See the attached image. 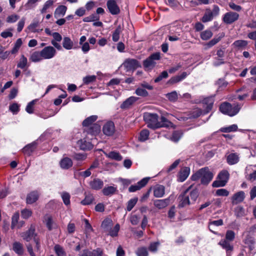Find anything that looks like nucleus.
Masks as SVG:
<instances>
[{"label": "nucleus", "mask_w": 256, "mask_h": 256, "mask_svg": "<svg viewBox=\"0 0 256 256\" xmlns=\"http://www.w3.org/2000/svg\"><path fill=\"white\" fill-rule=\"evenodd\" d=\"M239 18V14L234 12H228L224 14L222 20L226 24H231L237 20Z\"/></svg>", "instance_id": "obj_10"}, {"label": "nucleus", "mask_w": 256, "mask_h": 256, "mask_svg": "<svg viewBox=\"0 0 256 256\" xmlns=\"http://www.w3.org/2000/svg\"><path fill=\"white\" fill-rule=\"evenodd\" d=\"M246 178L251 182L256 180V168L255 165H249L246 168Z\"/></svg>", "instance_id": "obj_8"}, {"label": "nucleus", "mask_w": 256, "mask_h": 256, "mask_svg": "<svg viewBox=\"0 0 256 256\" xmlns=\"http://www.w3.org/2000/svg\"><path fill=\"white\" fill-rule=\"evenodd\" d=\"M103 132L108 136H112L115 130L114 124L112 122H106L102 128Z\"/></svg>", "instance_id": "obj_17"}, {"label": "nucleus", "mask_w": 256, "mask_h": 256, "mask_svg": "<svg viewBox=\"0 0 256 256\" xmlns=\"http://www.w3.org/2000/svg\"><path fill=\"white\" fill-rule=\"evenodd\" d=\"M214 174L208 167L202 168L191 176V180L193 181L200 180L201 184L208 185L212 180Z\"/></svg>", "instance_id": "obj_2"}, {"label": "nucleus", "mask_w": 256, "mask_h": 256, "mask_svg": "<svg viewBox=\"0 0 256 256\" xmlns=\"http://www.w3.org/2000/svg\"><path fill=\"white\" fill-rule=\"evenodd\" d=\"M20 214L18 212H15L12 218L11 228L14 229L16 226L19 220Z\"/></svg>", "instance_id": "obj_57"}, {"label": "nucleus", "mask_w": 256, "mask_h": 256, "mask_svg": "<svg viewBox=\"0 0 256 256\" xmlns=\"http://www.w3.org/2000/svg\"><path fill=\"white\" fill-rule=\"evenodd\" d=\"M170 198L162 200H156L154 201V204L158 209H162L166 207L170 203Z\"/></svg>", "instance_id": "obj_20"}, {"label": "nucleus", "mask_w": 256, "mask_h": 256, "mask_svg": "<svg viewBox=\"0 0 256 256\" xmlns=\"http://www.w3.org/2000/svg\"><path fill=\"white\" fill-rule=\"evenodd\" d=\"M190 173V168L188 167H184L179 172L178 180L180 182H184L189 176Z\"/></svg>", "instance_id": "obj_25"}, {"label": "nucleus", "mask_w": 256, "mask_h": 256, "mask_svg": "<svg viewBox=\"0 0 256 256\" xmlns=\"http://www.w3.org/2000/svg\"><path fill=\"white\" fill-rule=\"evenodd\" d=\"M204 104L206 105V112L204 114L208 112L212 108L214 102L213 96L206 98L204 100Z\"/></svg>", "instance_id": "obj_31"}, {"label": "nucleus", "mask_w": 256, "mask_h": 256, "mask_svg": "<svg viewBox=\"0 0 256 256\" xmlns=\"http://www.w3.org/2000/svg\"><path fill=\"white\" fill-rule=\"evenodd\" d=\"M247 44V42L244 40H238L235 41L233 44V45L235 47L238 48H244Z\"/></svg>", "instance_id": "obj_60"}, {"label": "nucleus", "mask_w": 256, "mask_h": 256, "mask_svg": "<svg viewBox=\"0 0 256 256\" xmlns=\"http://www.w3.org/2000/svg\"><path fill=\"white\" fill-rule=\"evenodd\" d=\"M230 178V174L228 170H224L218 174L216 180H214L212 186L214 188L222 187L226 186Z\"/></svg>", "instance_id": "obj_4"}, {"label": "nucleus", "mask_w": 256, "mask_h": 256, "mask_svg": "<svg viewBox=\"0 0 256 256\" xmlns=\"http://www.w3.org/2000/svg\"><path fill=\"white\" fill-rule=\"evenodd\" d=\"M30 60L34 62H37L44 60L42 54L41 50L40 52L36 51L32 52L30 56Z\"/></svg>", "instance_id": "obj_30"}, {"label": "nucleus", "mask_w": 256, "mask_h": 256, "mask_svg": "<svg viewBox=\"0 0 256 256\" xmlns=\"http://www.w3.org/2000/svg\"><path fill=\"white\" fill-rule=\"evenodd\" d=\"M144 119L148 127L153 129L158 128L159 121L157 114L146 112L144 114Z\"/></svg>", "instance_id": "obj_5"}, {"label": "nucleus", "mask_w": 256, "mask_h": 256, "mask_svg": "<svg viewBox=\"0 0 256 256\" xmlns=\"http://www.w3.org/2000/svg\"><path fill=\"white\" fill-rule=\"evenodd\" d=\"M62 46L66 50H70L73 48L74 42L69 37L65 36L63 38Z\"/></svg>", "instance_id": "obj_33"}, {"label": "nucleus", "mask_w": 256, "mask_h": 256, "mask_svg": "<svg viewBox=\"0 0 256 256\" xmlns=\"http://www.w3.org/2000/svg\"><path fill=\"white\" fill-rule=\"evenodd\" d=\"M73 164L72 160L68 158H63L60 162V168L64 170H68L70 168Z\"/></svg>", "instance_id": "obj_24"}, {"label": "nucleus", "mask_w": 256, "mask_h": 256, "mask_svg": "<svg viewBox=\"0 0 256 256\" xmlns=\"http://www.w3.org/2000/svg\"><path fill=\"white\" fill-rule=\"evenodd\" d=\"M40 193L38 190H33L27 194L26 203L31 204L36 202L39 198Z\"/></svg>", "instance_id": "obj_13"}, {"label": "nucleus", "mask_w": 256, "mask_h": 256, "mask_svg": "<svg viewBox=\"0 0 256 256\" xmlns=\"http://www.w3.org/2000/svg\"><path fill=\"white\" fill-rule=\"evenodd\" d=\"M244 243L248 245L250 251L252 250L254 248V242L252 238L248 236L244 240Z\"/></svg>", "instance_id": "obj_53"}, {"label": "nucleus", "mask_w": 256, "mask_h": 256, "mask_svg": "<svg viewBox=\"0 0 256 256\" xmlns=\"http://www.w3.org/2000/svg\"><path fill=\"white\" fill-rule=\"evenodd\" d=\"M32 214V211L28 208H24L21 211L22 217L24 219H28Z\"/></svg>", "instance_id": "obj_64"}, {"label": "nucleus", "mask_w": 256, "mask_h": 256, "mask_svg": "<svg viewBox=\"0 0 256 256\" xmlns=\"http://www.w3.org/2000/svg\"><path fill=\"white\" fill-rule=\"evenodd\" d=\"M137 256H148L147 248L145 247H141L138 248L136 252Z\"/></svg>", "instance_id": "obj_59"}, {"label": "nucleus", "mask_w": 256, "mask_h": 256, "mask_svg": "<svg viewBox=\"0 0 256 256\" xmlns=\"http://www.w3.org/2000/svg\"><path fill=\"white\" fill-rule=\"evenodd\" d=\"M38 145L37 141H34L29 144L26 145L22 149V152L28 156L32 154L33 152L35 150Z\"/></svg>", "instance_id": "obj_15"}, {"label": "nucleus", "mask_w": 256, "mask_h": 256, "mask_svg": "<svg viewBox=\"0 0 256 256\" xmlns=\"http://www.w3.org/2000/svg\"><path fill=\"white\" fill-rule=\"evenodd\" d=\"M27 66L28 59L24 55H22L17 64V67L21 69H24Z\"/></svg>", "instance_id": "obj_38"}, {"label": "nucleus", "mask_w": 256, "mask_h": 256, "mask_svg": "<svg viewBox=\"0 0 256 256\" xmlns=\"http://www.w3.org/2000/svg\"><path fill=\"white\" fill-rule=\"evenodd\" d=\"M106 5L109 12L111 14L116 15L120 13V8L115 0H108L107 2Z\"/></svg>", "instance_id": "obj_14"}, {"label": "nucleus", "mask_w": 256, "mask_h": 256, "mask_svg": "<svg viewBox=\"0 0 256 256\" xmlns=\"http://www.w3.org/2000/svg\"><path fill=\"white\" fill-rule=\"evenodd\" d=\"M103 186V181L99 178H94L90 182V186L92 190H100L102 188Z\"/></svg>", "instance_id": "obj_26"}, {"label": "nucleus", "mask_w": 256, "mask_h": 256, "mask_svg": "<svg viewBox=\"0 0 256 256\" xmlns=\"http://www.w3.org/2000/svg\"><path fill=\"white\" fill-rule=\"evenodd\" d=\"M224 36V32L219 34L218 36L214 37L213 39L207 43L206 46L208 48H210L214 46L217 43H218Z\"/></svg>", "instance_id": "obj_32"}, {"label": "nucleus", "mask_w": 256, "mask_h": 256, "mask_svg": "<svg viewBox=\"0 0 256 256\" xmlns=\"http://www.w3.org/2000/svg\"><path fill=\"white\" fill-rule=\"evenodd\" d=\"M34 228L31 226L29 230L26 232H22L21 236L26 242L30 241L32 238H36V234L34 233Z\"/></svg>", "instance_id": "obj_18"}, {"label": "nucleus", "mask_w": 256, "mask_h": 256, "mask_svg": "<svg viewBox=\"0 0 256 256\" xmlns=\"http://www.w3.org/2000/svg\"><path fill=\"white\" fill-rule=\"evenodd\" d=\"M112 222L110 218H106L102 222L101 226L104 231L107 232L110 230L112 226Z\"/></svg>", "instance_id": "obj_41"}, {"label": "nucleus", "mask_w": 256, "mask_h": 256, "mask_svg": "<svg viewBox=\"0 0 256 256\" xmlns=\"http://www.w3.org/2000/svg\"><path fill=\"white\" fill-rule=\"evenodd\" d=\"M135 94L140 96H148V92L144 88H138L136 90Z\"/></svg>", "instance_id": "obj_63"}, {"label": "nucleus", "mask_w": 256, "mask_h": 256, "mask_svg": "<svg viewBox=\"0 0 256 256\" xmlns=\"http://www.w3.org/2000/svg\"><path fill=\"white\" fill-rule=\"evenodd\" d=\"M245 198V193L243 191H240L234 194L232 197V203L233 205L242 202Z\"/></svg>", "instance_id": "obj_16"}, {"label": "nucleus", "mask_w": 256, "mask_h": 256, "mask_svg": "<svg viewBox=\"0 0 256 256\" xmlns=\"http://www.w3.org/2000/svg\"><path fill=\"white\" fill-rule=\"evenodd\" d=\"M213 18V14L212 12H206L203 17L202 18V20L203 22H206L211 21Z\"/></svg>", "instance_id": "obj_55"}, {"label": "nucleus", "mask_w": 256, "mask_h": 256, "mask_svg": "<svg viewBox=\"0 0 256 256\" xmlns=\"http://www.w3.org/2000/svg\"><path fill=\"white\" fill-rule=\"evenodd\" d=\"M20 106L17 103H13L10 106L9 110L14 114H16L20 111Z\"/></svg>", "instance_id": "obj_62"}, {"label": "nucleus", "mask_w": 256, "mask_h": 256, "mask_svg": "<svg viewBox=\"0 0 256 256\" xmlns=\"http://www.w3.org/2000/svg\"><path fill=\"white\" fill-rule=\"evenodd\" d=\"M54 250L57 256H66V253L62 246L56 244L54 247Z\"/></svg>", "instance_id": "obj_48"}, {"label": "nucleus", "mask_w": 256, "mask_h": 256, "mask_svg": "<svg viewBox=\"0 0 256 256\" xmlns=\"http://www.w3.org/2000/svg\"><path fill=\"white\" fill-rule=\"evenodd\" d=\"M102 250L100 248L90 251L88 250H84L80 256H102Z\"/></svg>", "instance_id": "obj_19"}, {"label": "nucleus", "mask_w": 256, "mask_h": 256, "mask_svg": "<svg viewBox=\"0 0 256 256\" xmlns=\"http://www.w3.org/2000/svg\"><path fill=\"white\" fill-rule=\"evenodd\" d=\"M231 241H229L226 239L221 240L219 242L218 245L220 246L224 249L226 253L232 252L234 249V246L230 244Z\"/></svg>", "instance_id": "obj_23"}, {"label": "nucleus", "mask_w": 256, "mask_h": 256, "mask_svg": "<svg viewBox=\"0 0 256 256\" xmlns=\"http://www.w3.org/2000/svg\"><path fill=\"white\" fill-rule=\"evenodd\" d=\"M12 250L18 255H22L24 253L22 244L19 242H14L12 245Z\"/></svg>", "instance_id": "obj_34"}, {"label": "nucleus", "mask_w": 256, "mask_h": 256, "mask_svg": "<svg viewBox=\"0 0 256 256\" xmlns=\"http://www.w3.org/2000/svg\"><path fill=\"white\" fill-rule=\"evenodd\" d=\"M150 135V132L148 130H142L140 134L138 140L140 142H144L147 140Z\"/></svg>", "instance_id": "obj_44"}, {"label": "nucleus", "mask_w": 256, "mask_h": 256, "mask_svg": "<svg viewBox=\"0 0 256 256\" xmlns=\"http://www.w3.org/2000/svg\"><path fill=\"white\" fill-rule=\"evenodd\" d=\"M22 44V38H18L16 40V43L14 44V48L10 51L11 54H16L18 52L19 48H20V47L21 46Z\"/></svg>", "instance_id": "obj_50"}, {"label": "nucleus", "mask_w": 256, "mask_h": 256, "mask_svg": "<svg viewBox=\"0 0 256 256\" xmlns=\"http://www.w3.org/2000/svg\"><path fill=\"white\" fill-rule=\"evenodd\" d=\"M98 118V116L96 115L91 116L86 118L82 122V125L84 127H88L92 125Z\"/></svg>", "instance_id": "obj_37"}, {"label": "nucleus", "mask_w": 256, "mask_h": 256, "mask_svg": "<svg viewBox=\"0 0 256 256\" xmlns=\"http://www.w3.org/2000/svg\"><path fill=\"white\" fill-rule=\"evenodd\" d=\"M99 19L100 16L98 14H94L85 17L83 20L84 22H91L98 20Z\"/></svg>", "instance_id": "obj_54"}, {"label": "nucleus", "mask_w": 256, "mask_h": 256, "mask_svg": "<svg viewBox=\"0 0 256 256\" xmlns=\"http://www.w3.org/2000/svg\"><path fill=\"white\" fill-rule=\"evenodd\" d=\"M160 59V52H156L151 54L148 58L144 61V66L145 68L148 69L152 68L156 65L154 60Z\"/></svg>", "instance_id": "obj_6"}, {"label": "nucleus", "mask_w": 256, "mask_h": 256, "mask_svg": "<svg viewBox=\"0 0 256 256\" xmlns=\"http://www.w3.org/2000/svg\"><path fill=\"white\" fill-rule=\"evenodd\" d=\"M100 126L99 124H92L88 130H86V129L84 130H87L88 132L92 134V135H95L97 134H98L100 131Z\"/></svg>", "instance_id": "obj_39"}, {"label": "nucleus", "mask_w": 256, "mask_h": 256, "mask_svg": "<svg viewBox=\"0 0 256 256\" xmlns=\"http://www.w3.org/2000/svg\"><path fill=\"white\" fill-rule=\"evenodd\" d=\"M96 76L94 75L88 76L83 78V82L85 84H88L96 80Z\"/></svg>", "instance_id": "obj_61"}, {"label": "nucleus", "mask_w": 256, "mask_h": 256, "mask_svg": "<svg viewBox=\"0 0 256 256\" xmlns=\"http://www.w3.org/2000/svg\"><path fill=\"white\" fill-rule=\"evenodd\" d=\"M54 2L53 0H48L46 1L42 6V8L40 10V12L42 14L46 13L48 10L52 6Z\"/></svg>", "instance_id": "obj_42"}, {"label": "nucleus", "mask_w": 256, "mask_h": 256, "mask_svg": "<svg viewBox=\"0 0 256 256\" xmlns=\"http://www.w3.org/2000/svg\"><path fill=\"white\" fill-rule=\"evenodd\" d=\"M124 66L128 71L136 70L140 66L139 62L132 58L126 59L124 63Z\"/></svg>", "instance_id": "obj_11"}, {"label": "nucleus", "mask_w": 256, "mask_h": 256, "mask_svg": "<svg viewBox=\"0 0 256 256\" xmlns=\"http://www.w3.org/2000/svg\"><path fill=\"white\" fill-rule=\"evenodd\" d=\"M38 100V99H34L28 104L26 108V111L28 114H32L34 113V106Z\"/></svg>", "instance_id": "obj_46"}, {"label": "nucleus", "mask_w": 256, "mask_h": 256, "mask_svg": "<svg viewBox=\"0 0 256 256\" xmlns=\"http://www.w3.org/2000/svg\"><path fill=\"white\" fill-rule=\"evenodd\" d=\"M120 226L119 224H116L113 228L112 227L110 228L108 234L112 237H114L118 236V232L120 230Z\"/></svg>", "instance_id": "obj_52"}, {"label": "nucleus", "mask_w": 256, "mask_h": 256, "mask_svg": "<svg viewBox=\"0 0 256 256\" xmlns=\"http://www.w3.org/2000/svg\"><path fill=\"white\" fill-rule=\"evenodd\" d=\"M138 198H134L129 200L127 204L126 210L128 211H130L134 206L138 202Z\"/></svg>", "instance_id": "obj_56"}, {"label": "nucleus", "mask_w": 256, "mask_h": 256, "mask_svg": "<svg viewBox=\"0 0 256 256\" xmlns=\"http://www.w3.org/2000/svg\"><path fill=\"white\" fill-rule=\"evenodd\" d=\"M240 157L236 153H230L226 156V161L228 164L233 165L239 162Z\"/></svg>", "instance_id": "obj_27"}, {"label": "nucleus", "mask_w": 256, "mask_h": 256, "mask_svg": "<svg viewBox=\"0 0 256 256\" xmlns=\"http://www.w3.org/2000/svg\"><path fill=\"white\" fill-rule=\"evenodd\" d=\"M94 196L91 194L86 195L84 200L81 201L82 204L86 206L91 204L94 200Z\"/></svg>", "instance_id": "obj_49"}, {"label": "nucleus", "mask_w": 256, "mask_h": 256, "mask_svg": "<svg viewBox=\"0 0 256 256\" xmlns=\"http://www.w3.org/2000/svg\"><path fill=\"white\" fill-rule=\"evenodd\" d=\"M41 52L44 60H50L56 56V50L52 46H49L42 48Z\"/></svg>", "instance_id": "obj_7"}, {"label": "nucleus", "mask_w": 256, "mask_h": 256, "mask_svg": "<svg viewBox=\"0 0 256 256\" xmlns=\"http://www.w3.org/2000/svg\"><path fill=\"white\" fill-rule=\"evenodd\" d=\"M158 128L162 127H173V124L164 116H162L159 121Z\"/></svg>", "instance_id": "obj_36"}, {"label": "nucleus", "mask_w": 256, "mask_h": 256, "mask_svg": "<svg viewBox=\"0 0 256 256\" xmlns=\"http://www.w3.org/2000/svg\"><path fill=\"white\" fill-rule=\"evenodd\" d=\"M213 34L210 30H206L203 31L200 34V38L204 40H209L212 36Z\"/></svg>", "instance_id": "obj_47"}, {"label": "nucleus", "mask_w": 256, "mask_h": 256, "mask_svg": "<svg viewBox=\"0 0 256 256\" xmlns=\"http://www.w3.org/2000/svg\"><path fill=\"white\" fill-rule=\"evenodd\" d=\"M116 190V188L113 186H108L104 187L102 190V193L104 196H110L115 193Z\"/></svg>", "instance_id": "obj_40"}, {"label": "nucleus", "mask_w": 256, "mask_h": 256, "mask_svg": "<svg viewBox=\"0 0 256 256\" xmlns=\"http://www.w3.org/2000/svg\"><path fill=\"white\" fill-rule=\"evenodd\" d=\"M106 155L108 158L117 161H120L122 159V157L120 153L115 151L106 154Z\"/></svg>", "instance_id": "obj_35"}, {"label": "nucleus", "mask_w": 256, "mask_h": 256, "mask_svg": "<svg viewBox=\"0 0 256 256\" xmlns=\"http://www.w3.org/2000/svg\"><path fill=\"white\" fill-rule=\"evenodd\" d=\"M61 197L66 206H68L70 204V196L69 193L66 192H63L61 193Z\"/></svg>", "instance_id": "obj_45"}, {"label": "nucleus", "mask_w": 256, "mask_h": 256, "mask_svg": "<svg viewBox=\"0 0 256 256\" xmlns=\"http://www.w3.org/2000/svg\"><path fill=\"white\" fill-rule=\"evenodd\" d=\"M191 186H190L178 196V200L179 208H184L191 204H193L196 201L198 196V192L196 189L190 191Z\"/></svg>", "instance_id": "obj_1"}, {"label": "nucleus", "mask_w": 256, "mask_h": 256, "mask_svg": "<svg viewBox=\"0 0 256 256\" xmlns=\"http://www.w3.org/2000/svg\"><path fill=\"white\" fill-rule=\"evenodd\" d=\"M150 178L146 177L139 181L136 184L132 185L128 188V191L130 192H135L144 187L148 182Z\"/></svg>", "instance_id": "obj_12"}, {"label": "nucleus", "mask_w": 256, "mask_h": 256, "mask_svg": "<svg viewBox=\"0 0 256 256\" xmlns=\"http://www.w3.org/2000/svg\"><path fill=\"white\" fill-rule=\"evenodd\" d=\"M237 125L234 124L222 128H221L220 130L224 132H235L237 130Z\"/></svg>", "instance_id": "obj_51"}, {"label": "nucleus", "mask_w": 256, "mask_h": 256, "mask_svg": "<svg viewBox=\"0 0 256 256\" xmlns=\"http://www.w3.org/2000/svg\"><path fill=\"white\" fill-rule=\"evenodd\" d=\"M38 21L34 20L33 22L27 27L26 29V32H41L42 29H37L36 28L38 27Z\"/></svg>", "instance_id": "obj_28"}, {"label": "nucleus", "mask_w": 256, "mask_h": 256, "mask_svg": "<svg viewBox=\"0 0 256 256\" xmlns=\"http://www.w3.org/2000/svg\"><path fill=\"white\" fill-rule=\"evenodd\" d=\"M40 0H28L24 6L26 10L34 8L37 5Z\"/></svg>", "instance_id": "obj_43"}, {"label": "nucleus", "mask_w": 256, "mask_h": 256, "mask_svg": "<svg viewBox=\"0 0 256 256\" xmlns=\"http://www.w3.org/2000/svg\"><path fill=\"white\" fill-rule=\"evenodd\" d=\"M165 193V188L164 186L158 184L154 187V196L156 198H162Z\"/></svg>", "instance_id": "obj_21"}, {"label": "nucleus", "mask_w": 256, "mask_h": 256, "mask_svg": "<svg viewBox=\"0 0 256 256\" xmlns=\"http://www.w3.org/2000/svg\"><path fill=\"white\" fill-rule=\"evenodd\" d=\"M166 96L171 102H176L178 98V94L176 91L167 94Z\"/></svg>", "instance_id": "obj_58"}, {"label": "nucleus", "mask_w": 256, "mask_h": 256, "mask_svg": "<svg viewBox=\"0 0 256 256\" xmlns=\"http://www.w3.org/2000/svg\"><path fill=\"white\" fill-rule=\"evenodd\" d=\"M77 144L80 149L84 150H90L93 148V145L91 142L86 141L85 139L78 140L77 142Z\"/></svg>", "instance_id": "obj_22"}, {"label": "nucleus", "mask_w": 256, "mask_h": 256, "mask_svg": "<svg viewBox=\"0 0 256 256\" xmlns=\"http://www.w3.org/2000/svg\"><path fill=\"white\" fill-rule=\"evenodd\" d=\"M242 104H239L232 105L229 102H224L220 106V110L224 114L230 116L236 115L242 108Z\"/></svg>", "instance_id": "obj_3"}, {"label": "nucleus", "mask_w": 256, "mask_h": 256, "mask_svg": "<svg viewBox=\"0 0 256 256\" xmlns=\"http://www.w3.org/2000/svg\"><path fill=\"white\" fill-rule=\"evenodd\" d=\"M67 10L66 6L61 5L58 6L55 10L54 16L55 18H58L62 17L66 14Z\"/></svg>", "instance_id": "obj_29"}, {"label": "nucleus", "mask_w": 256, "mask_h": 256, "mask_svg": "<svg viewBox=\"0 0 256 256\" xmlns=\"http://www.w3.org/2000/svg\"><path fill=\"white\" fill-rule=\"evenodd\" d=\"M138 99L139 98L136 96H130L124 100L120 105V107L121 109L124 110L130 109L132 108Z\"/></svg>", "instance_id": "obj_9"}]
</instances>
